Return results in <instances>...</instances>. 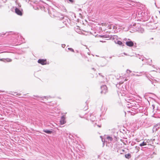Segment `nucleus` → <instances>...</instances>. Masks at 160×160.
<instances>
[{
    "label": "nucleus",
    "mask_w": 160,
    "mask_h": 160,
    "mask_svg": "<svg viewBox=\"0 0 160 160\" xmlns=\"http://www.w3.org/2000/svg\"><path fill=\"white\" fill-rule=\"evenodd\" d=\"M67 114V112H64L62 113V114L63 115L61 117L60 123L61 124H63L66 122V117H65V114Z\"/></svg>",
    "instance_id": "1"
},
{
    "label": "nucleus",
    "mask_w": 160,
    "mask_h": 160,
    "mask_svg": "<svg viewBox=\"0 0 160 160\" xmlns=\"http://www.w3.org/2000/svg\"><path fill=\"white\" fill-rule=\"evenodd\" d=\"M101 89V93L102 94H105L107 92L108 88L106 85L102 86Z\"/></svg>",
    "instance_id": "2"
},
{
    "label": "nucleus",
    "mask_w": 160,
    "mask_h": 160,
    "mask_svg": "<svg viewBox=\"0 0 160 160\" xmlns=\"http://www.w3.org/2000/svg\"><path fill=\"white\" fill-rule=\"evenodd\" d=\"M38 62L42 65H46L47 64V61L46 59H39L38 60Z\"/></svg>",
    "instance_id": "3"
},
{
    "label": "nucleus",
    "mask_w": 160,
    "mask_h": 160,
    "mask_svg": "<svg viewBox=\"0 0 160 160\" xmlns=\"http://www.w3.org/2000/svg\"><path fill=\"white\" fill-rule=\"evenodd\" d=\"M82 108L83 110L85 111H86L88 109V104L85 103L82 106Z\"/></svg>",
    "instance_id": "4"
},
{
    "label": "nucleus",
    "mask_w": 160,
    "mask_h": 160,
    "mask_svg": "<svg viewBox=\"0 0 160 160\" xmlns=\"http://www.w3.org/2000/svg\"><path fill=\"white\" fill-rule=\"evenodd\" d=\"M15 12L18 15L22 16V12L19 9L16 8L15 9Z\"/></svg>",
    "instance_id": "5"
},
{
    "label": "nucleus",
    "mask_w": 160,
    "mask_h": 160,
    "mask_svg": "<svg viewBox=\"0 0 160 160\" xmlns=\"http://www.w3.org/2000/svg\"><path fill=\"white\" fill-rule=\"evenodd\" d=\"M126 45L129 47H132L134 45L133 42L132 41H128L126 42Z\"/></svg>",
    "instance_id": "6"
},
{
    "label": "nucleus",
    "mask_w": 160,
    "mask_h": 160,
    "mask_svg": "<svg viewBox=\"0 0 160 160\" xmlns=\"http://www.w3.org/2000/svg\"><path fill=\"white\" fill-rule=\"evenodd\" d=\"M106 138L107 139L108 142H111L112 140V138L111 137H110L109 136H107Z\"/></svg>",
    "instance_id": "7"
},
{
    "label": "nucleus",
    "mask_w": 160,
    "mask_h": 160,
    "mask_svg": "<svg viewBox=\"0 0 160 160\" xmlns=\"http://www.w3.org/2000/svg\"><path fill=\"white\" fill-rule=\"evenodd\" d=\"M147 145V143L146 142H143L142 143H141L140 144V146H145Z\"/></svg>",
    "instance_id": "8"
},
{
    "label": "nucleus",
    "mask_w": 160,
    "mask_h": 160,
    "mask_svg": "<svg viewBox=\"0 0 160 160\" xmlns=\"http://www.w3.org/2000/svg\"><path fill=\"white\" fill-rule=\"evenodd\" d=\"M44 132L48 134H51L52 133V131H44Z\"/></svg>",
    "instance_id": "9"
},
{
    "label": "nucleus",
    "mask_w": 160,
    "mask_h": 160,
    "mask_svg": "<svg viewBox=\"0 0 160 160\" xmlns=\"http://www.w3.org/2000/svg\"><path fill=\"white\" fill-rule=\"evenodd\" d=\"M125 157L127 158H129L131 157L130 155L129 154H127L125 155Z\"/></svg>",
    "instance_id": "10"
},
{
    "label": "nucleus",
    "mask_w": 160,
    "mask_h": 160,
    "mask_svg": "<svg viewBox=\"0 0 160 160\" xmlns=\"http://www.w3.org/2000/svg\"><path fill=\"white\" fill-rule=\"evenodd\" d=\"M5 62L7 61L8 62H10L12 61V60L11 59H10V58H6V59H5Z\"/></svg>",
    "instance_id": "11"
},
{
    "label": "nucleus",
    "mask_w": 160,
    "mask_h": 160,
    "mask_svg": "<svg viewBox=\"0 0 160 160\" xmlns=\"http://www.w3.org/2000/svg\"><path fill=\"white\" fill-rule=\"evenodd\" d=\"M160 125L159 124H157L154 126V127H158L157 128H156V129H159V128L160 127Z\"/></svg>",
    "instance_id": "12"
},
{
    "label": "nucleus",
    "mask_w": 160,
    "mask_h": 160,
    "mask_svg": "<svg viewBox=\"0 0 160 160\" xmlns=\"http://www.w3.org/2000/svg\"><path fill=\"white\" fill-rule=\"evenodd\" d=\"M117 44H119V45H122V42L121 41H118L117 42Z\"/></svg>",
    "instance_id": "13"
},
{
    "label": "nucleus",
    "mask_w": 160,
    "mask_h": 160,
    "mask_svg": "<svg viewBox=\"0 0 160 160\" xmlns=\"http://www.w3.org/2000/svg\"><path fill=\"white\" fill-rule=\"evenodd\" d=\"M126 72L128 74H129L131 72V71L130 70L128 69L126 71Z\"/></svg>",
    "instance_id": "14"
},
{
    "label": "nucleus",
    "mask_w": 160,
    "mask_h": 160,
    "mask_svg": "<svg viewBox=\"0 0 160 160\" xmlns=\"http://www.w3.org/2000/svg\"><path fill=\"white\" fill-rule=\"evenodd\" d=\"M68 49L70 51H71L72 52H74V50L72 48H68Z\"/></svg>",
    "instance_id": "15"
},
{
    "label": "nucleus",
    "mask_w": 160,
    "mask_h": 160,
    "mask_svg": "<svg viewBox=\"0 0 160 160\" xmlns=\"http://www.w3.org/2000/svg\"><path fill=\"white\" fill-rule=\"evenodd\" d=\"M21 95V94L20 93H18L16 94V95L20 96Z\"/></svg>",
    "instance_id": "16"
},
{
    "label": "nucleus",
    "mask_w": 160,
    "mask_h": 160,
    "mask_svg": "<svg viewBox=\"0 0 160 160\" xmlns=\"http://www.w3.org/2000/svg\"><path fill=\"white\" fill-rule=\"evenodd\" d=\"M98 37L100 38H104V36H101V35H99L98 36Z\"/></svg>",
    "instance_id": "17"
},
{
    "label": "nucleus",
    "mask_w": 160,
    "mask_h": 160,
    "mask_svg": "<svg viewBox=\"0 0 160 160\" xmlns=\"http://www.w3.org/2000/svg\"><path fill=\"white\" fill-rule=\"evenodd\" d=\"M0 60L1 61H3L4 62H5V59H0Z\"/></svg>",
    "instance_id": "18"
},
{
    "label": "nucleus",
    "mask_w": 160,
    "mask_h": 160,
    "mask_svg": "<svg viewBox=\"0 0 160 160\" xmlns=\"http://www.w3.org/2000/svg\"><path fill=\"white\" fill-rule=\"evenodd\" d=\"M70 2L72 3L73 2V0H68Z\"/></svg>",
    "instance_id": "19"
}]
</instances>
